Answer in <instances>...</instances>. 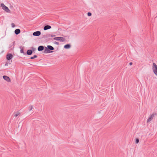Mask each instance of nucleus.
Returning a JSON list of instances; mask_svg holds the SVG:
<instances>
[{"mask_svg": "<svg viewBox=\"0 0 157 157\" xmlns=\"http://www.w3.org/2000/svg\"><path fill=\"white\" fill-rule=\"evenodd\" d=\"M13 56L12 54L11 53H9L7 54L6 56V59L8 61H10L13 57Z\"/></svg>", "mask_w": 157, "mask_h": 157, "instance_id": "5", "label": "nucleus"}, {"mask_svg": "<svg viewBox=\"0 0 157 157\" xmlns=\"http://www.w3.org/2000/svg\"><path fill=\"white\" fill-rule=\"evenodd\" d=\"M41 34V32L40 31H37L33 33V35L35 36H38Z\"/></svg>", "mask_w": 157, "mask_h": 157, "instance_id": "7", "label": "nucleus"}, {"mask_svg": "<svg viewBox=\"0 0 157 157\" xmlns=\"http://www.w3.org/2000/svg\"><path fill=\"white\" fill-rule=\"evenodd\" d=\"M51 39L49 38V40H51Z\"/></svg>", "mask_w": 157, "mask_h": 157, "instance_id": "29", "label": "nucleus"}, {"mask_svg": "<svg viewBox=\"0 0 157 157\" xmlns=\"http://www.w3.org/2000/svg\"><path fill=\"white\" fill-rule=\"evenodd\" d=\"M139 139L137 138H136L135 139V143L136 144H137L139 143Z\"/></svg>", "mask_w": 157, "mask_h": 157, "instance_id": "16", "label": "nucleus"}, {"mask_svg": "<svg viewBox=\"0 0 157 157\" xmlns=\"http://www.w3.org/2000/svg\"><path fill=\"white\" fill-rule=\"evenodd\" d=\"M6 65H8V63H6L5 64V66H6Z\"/></svg>", "mask_w": 157, "mask_h": 157, "instance_id": "28", "label": "nucleus"}, {"mask_svg": "<svg viewBox=\"0 0 157 157\" xmlns=\"http://www.w3.org/2000/svg\"><path fill=\"white\" fill-rule=\"evenodd\" d=\"M44 49H45V47L42 45H40L38 47L37 50L39 51H41L43 50Z\"/></svg>", "mask_w": 157, "mask_h": 157, "instance_id": "8", "label": "nucleus"}, {"mask_svg": "<svg viewBox=\"0 0 157 157\" xmlns=\"http://www.w3.org/2000/svg\"><path fill=\"white\" fill-rule=\"evenodd\" d=\"M53 40H56L59 41L60 42H63L65 41V39L62 37H54L53 38Z\"/></svg>", "mask_w": 157, "mask_h": 157, "instance_id": "3", "label": "nucleus"}, {"mask_svg": "<svg viewBox=\"0 0 157 157\" xmlns=\"http://www.w3.org/2000/svg\"><path fill=\"white\" fill-rule=\"evenodd\" d=\"M51 28V26L48 25H45L44 27V30H46L49 29H50Z\"/></svg>", "mask_w": 157, "mask_h": 157, "instance_id": "9", "label": "nucleus"}, {"mask_svg": "<svg viewBox=\"0 0 157 157\" xmlns=\"http://www.w3.org/2000/svg\"><path fill=\"white\" fill-rule=\"evenodd\" d=\"M31 48L32 49V51L33 52L34 51H35L36 50V48L33 47H32Z\"/></svg>", "mask_w": 157, "mask_h": 157, "instance_id": "21", "label": "nucleus"}, {"mask_svg": "<svg viewBox=\"0 0 157 157\" xmlns=\"http://www.w3.org/2000/svg\"><path fill=\"white\" fill-rule=\"evenodd\" d=\"M129 64L130 65H132V63L131 62L129 63Z\"/></svg>", "mask_w": 157, "mask_h": 157, "instance_id": "25", "label": "nucleus"}, {"mask_svg": "<svg viewBox=\"0 0 157 157\" xmlns=\"http://www.w3.org/2000/svg\"><path fill=\"white\" fill-rule=\"evenodd\" d=\"M3 78L8 82H10L11 81L10 78L8 76L6 75H3Z\"/></svg>", "mask_w": 157, "mask_h": 157, "instance_id": "6", "label": "nucleus"}, {"mask_svg": "<svg viewBox=\"0 0 157 157\" xmlns=\"http://www.w3.org/2000/svg\"><path fill=\"white\" fill-rule=\"evenodd\" d=\"M1 6L3 10L6 11V12L10 13V10L6 6L4 3H2L1 4Z\"/></svg>", "mask_w": 157, "mask_h": 157, "instance_id": "2", "label": "nucleus"}, {"mask_svg": "<svg viewBox=\"0 0 157 157\" xmlns=\"http://www.w3.org/2000/svg\"><path fill=\"white\" fill-rule=\"evenodd\" d=\"M20 114V113H16V114H15L14 115V116L16 117H17L19 114Z\"/></svg>", "mask_w": 157, "mask_h": 157, "instance_id": "23", "label": "nucleus"}, {"mask_svg": "<svg viewBox=\"0 0 157 157\" xmlns=\"http://www.w3.org/2000/svg\"><path fill=\"white\" fill-rule=\"evenodd\" d=\"M87 14L88 16H90L92 15V13H91L89 12L87 13Z\"/></svg>", "mask_w": 157, "mask_h": 157, "instance_id": "19", "label": "nucleus"}, {"mask_svg": "<svg viewBox=\"0 0 157 157\" xmlns=\"http://www.w3.org/2000/svg\"><path fill=\"white\" fill-rule=\"evenodd\" d=\"M42 38H47L46 35H44L43 36Z\"/></svg>", "mask_w": 157, "mask_h": 157, "instance_id": "24", "label": "nucleus"}, {"mask_svg": "<svg viewBox=\"0 0 157 157\" xmlns=\"http://www.w3.org/2000/svg\"><path fill=\"white\" fill-rule=\"evenodd\" d=\"M54 49V48L52 46L48 45L47 47L45 46V49L44 51V53H49L52 52V51Z\"/></svg>", "mask_w": 157, "mask_h": 157, "instance_id": "1", "label": "nucleus"}, {"mask_svg": "<svg viewBox=\"0 0 157 157\" xmlns=\"http://www.w3.org/2000/svg\"><path fill=\"white\" fill-rule=\"evenodd\" d=\"M71 47V45L70 44H67L64 46V48L66 49H69Z\"/></svg>", "mask_w": 157, "mask_h": 157, "instance_id": "12", "label": "nucleus"}, {"mask_svg": "<svg viewBox=\"0 0 157 157\" xmlns=\"http://www.w3.org/2000/svg\"><path fill=\"white\" fill-rule=\"evenodd\" d=\"M33 106H32V105H31L29 107V111H31L32 109H33Z\"/></svg>", "mask_w": 157, "mask_h": 157, "instance_id": "20", "label": "nucleus"}, {"mask_svg": "<svg viewBox=\"0 0 157 157\" xmlns=\"http://www.w3.org/2000/svg\"><path fill=\"white\" fill-rule=\"evenodd\" d=\"M154 117V114H152L149 117V118L147 119V122H148L149 121H151L152 119L153 118V117Z\"/></svg>", "mask_w": 157, "mask_h": 157, "instance_id": "11", "label": "nucleus"}, {"mask_svg": "<svg viewBox=\"0 0 157 157\" xmlns=\"http://www.w3.org/2000/svg\"><path fill=\"white\" fill-rule=\"evenodd\" d=\"M37 57V56L36 55H34L33 56L31 57L30 59H33L35 58H36Z\"/></svg>", "mask_w": 157, "mask_h": 157, "instance_id": "15", "label": "nucleus"}, {"mask_svg": "<svg viewBox=\"0 0 157 157\" xmlns=\"http://www.w3.org/2000/svg\"><path fill=\"white\" fill-rule=\"evenodd\" d=\"M152 70L155 74L157 76V65L155 63H153Z\"/></svg>", "mask_w": 157, "mask_h": 157, "instance_id": "4", "label": "nucleus"}, {"mask_svg": "<svg viewBox=\"0 0 157 157\" xmlns=\"http://www.w3.org/2000/svg\"><path fill=\"white\" fill-rule=\"evenodd\" d=\"M11 26H12V28H14L15 26V24L13 23H12L11 24Z\"/></svg>", "mask_w": 157, "mask_h": 157, "instance_id": "22", "label": "nucleus"}, {"mask_svg": "<svg viewBox=\"0 0 157 157\" xmlns=\"http://www.w3.org/2000/svg\"><path fill=\"white\" fill-rule=\"evenodd\" d=\"M20 48H21L20 53H23L24 54V55H26V53H25L24 52L23 48H21V47H20Z\"/></svg>", "mask_w": 157, "mask_h": 157, "instance_id": "14", "label": "nucleus"}, {"mask_svg": "<svg viewBox=\"0 0 157 157\" xmlns=\"http://www.w3.org/2000/svg\"><path fill=\"white\" fill-rule=\"evenodd\" d=\"M13 45H14L15 44V41H13Z\"/></svg>", "mask_w": 157, "mask_h": 157, "instance_id": "27", "label": "nucleus"}, {"mask_svg": "<svg viewBox=\"0 0 157 157\" xmlns=\"http://www.w3.org/2000/svg\"><path fill=\"white\" fill-rule=\"evenodd\" d=\"M33 52L31 49H28L27 50L26 53V55H31Z\"/></svg>", "mask_w": 157, "mask_h": 157, "instance_id": "10", "label": "nucleus"}, {"mask_svg": "<svg viewBox=\"0 0 157 157\" xmlns=\"http://www.w3.org/2000/svg\"><path fill=\"white\" fill-rule=\"evenodd\" d=\"M20 32L21 30L19 29H16L14 31V33L17 35L19 34L20 33Z\"/></svg>", "mask_w": 157, "mask_h": 157, "instance_id": "13", "label": "nucleus"}, {"mask_svg": "<svg viewBox=\"0 0 157 157\" xmlns=\"http://www.w3.org/2000/svg\"><path fill=\"white\" fill-rule=\"evenodd\" d=\"M53 43L54 44H56L58 45L59 44V43L58 42L56 41H54Z\"/></svg>", "mask_w": 157, "mask_h": 157, "instance_id": "18", "label": "nucleus"}, {"mask_svg": "<svg viewBox=\"0 0 157 157\" xmlns=\"http://www.w3.org/2000/svg\"><path fill=\"white\" fill-rule=\"evenodd\" d=\"M51 37H53L55 36V35H51Z\"/></svg>", "mask_w": 157, "mask_h": 157, "instance_id": "26", "label": "nucleus"}, {"mask_svg": "<svg viewBox=\"0 0 157 157\" xmlns=\"http://www.w3.org/2000/svg\"><path fill=\"white\" fill-rule=\"evenodd\" d=\"M46 35L47 38H48V37H51V34H49V33L47 34H46Z\"/></svg>", "mask_w": 157, "mask_h": 157, "instance_id": "17", "label": "nucleus"}]
</instances>
